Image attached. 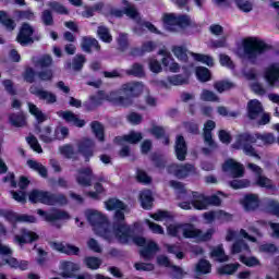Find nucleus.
Wrapping results in <instances>:
<instances>
[{
    "label": "nucleus",
    "mask_w": 279,
    "mask_h": 279,
    "mask_svg": "<svg viewBox=\"0 0 279 279\" xmlns=\"http://www.w3.org/2000/svg\"><path fill=\"white\" fill-rule=\"evenodd\" d=\"M27 165L29 169H33V171H37V173H39L41 178H48L49 172L47 171V168L43 163L33 159H28Z\"/></svg>",
    "instance_id": "nucleus-40"
},
{
    "label": "nucleus",
    "mask_w": 279,
    "mask_h": 279,
    "mask_svg": "<svg viewBox=\"0 0 279 279\" xmlns=\"http://www.w3.org/2000/svg\"><path fill=\"white\" fill-rule=\"evenodd\" d=\"M14 239H15L16 243H19V245H27L31 243H36V241H38V239H40V236L38 235V233H36L32 230L22 228L20 230V235L19 234L15 235Z\"/></svg>",
    "instance_id": "nucleus-17"
},
{
    "label": "nucleus",
    "mask_w": 279,
    "mask_h": 279,
    "mask_svg": "<svg viewBox=\"0 0 279 279\" xmlns=\"http://www.w3.org/2000/svg\"><path fill=\"white\" fill-rule=\"evenodd\" d=\"M255 183L257 186H260V189H268V191H274L276 189L274 181L263 174L257 175Z\"/></svg>",
    "instance_id": "nucleus-44"
},
{
    "label": "nucleus",
    "mask_w": 279,
    "mask_h": 279,
    "mask_svg": "<svg viewBox=\"0 0 279 279\" xmlns=\"http://www.w3.org/2000/svg\"><path fill=\"white\" fill-rule=\"evenodd\" d=\"M263 114V105L258 101V99H253L247 102V118L251 121H256L257 117Z\"/></svg>",
    "instance_id": "nucleus-25"
},
{
    "label": "nucleus",
    "mask_w": 279,
    "mask_h": 279,
    "mask_svg": "<svg viewBox=\"0 0 279 279\" xmlns=\"http://www.w3.org/2000/svg\"><path fill=\"white\" fill-rule=\"evenodd\" d=\"M213 271V264L208 259L201 258L195 267L196 276H206Z\"/></svg>",
    "instance_id": "nucleus-30"
},
{
    "label": "nucleus",
    "mask_w": 279,
    "mask_h": 279,
    "mask_svg": "<svg viewBox=\"0 0 279 279\" xmlns=\"http://www.w3.org/2000/svg\"><path fill=\"white\" fill-rule=\"evenodd\" d=\"M145 85L141 82H129L121 85L119 89L111 90L106 94L105 90H98L97 97L100 101H109L113 106L121 108H132L134 99H138L143 95Z\"/></svg>",
    "instance_id": "nucleus-1"
},
{
    "label": "nucleus",
    "mask_w": 279,
    "mask_h": 279,
    "mask_svg": "<svg viewBox=\"0 0 279 279\" xmlns=\"http://www.w3.org/2000/svg\"><path fill=\"white\" fill-rule=\"evenodd\" d=\"M184 223H175L169 225L167 227L168 236H172L173 239H180V231L183 232Z\"/></svg>",
    "instance_id": "nucleus-50"
},
{
    "label": "nucleus",
    "mask_w": 279,
    "mask_h": 279,
    "mask_svg": "<svg viewBox=\"0 0 279 279\" xmlns=\"http://www.w3.org/2000/svg\"><path fill=\"white\" fill-rule=\"evenodd\" d=\"M240 204L243 206L246 213H254L260 208V198L258 194L247 193L244 194L243 198L240 201Z\"/></svg>",
    "instance_id": "nucleus-13"
},
{
    "label": "nucleus",
    "mask_w": 279,
    "mask_h": 279,
    "mask_svg": "<svg viewBox=\"0 0 279 279\" xmlns=\"http://www.w3.org/2000/svg\"><path fill=\"white\" fill-rule=\"evenodd\" d=\"M87 221L94 229L95 234L97 236H101L108 243H112V231L108 227V218L104 216V214L99 211H89L87 214Z\"/></svg>",
    "instance_id": "nucleus-5"
},
{
    "label": "nucleus",
    "mask_w": 279,
    "mask_h": 279,
    "mask_svg": "<svg viewBox=\"0 0 279 279\" xmlns=\"http://www.w3.org/2000/svg\"><path fill=\"white\" fill-rule=\"evenodd\" d=\"M81 48L85 53H93V49L95 51H101V45L95 37L83 36L81 39Z\"/></svg>",
    "instance_id": "nucleus-22"
},
{
    "label": "nucleus",
    "mask_w": 279,
    "mask_h": 279,
    "mask_svg": "<svg viewBox=\"0 0 279 279\" xmlns=\"http://www.w3.org/2000/svg\"><path fill=\"white\" fill-rule=\"evenodd\" d=\"M243 53L241 58L247 60L251 64H256L258 56H263L271 49V46L257 38H247L242 41Z\"/></svg>",
    "instance_id": "nucleus-2"
},
{
    "label": "nucleus",
    "mask_w": 279,
    "mask_h": 279,
    "mask_svg": "<svg viewBox=\"0 0 279 279\" xmlns=\"http://www.w3.org/2000/svg\"><path fill=\"white\" fill-rule=\"evenodd\" d=\"M41 21L46 27H51V25H53V13H51V10L43 11Z\"/></svg>",
    "instance_id": "nucleus-64"
},
{
    "label": "nucleus",
    "mask_w": 279,
    "mask_h": 279,
    "mask_svg": "<svg viewBox=\"0 0 279 279\" xmlns=\"http://www.w3.org/2000/svg\"><path fill=\"white\" fill-rule=\"evenodd\" d=\"M211 258H217L218 263H228L229 257L226 255V251L222 245L214 247L210 252Z\"/></svg>",
    "instance_id": "nucleus-41"
},
{
    "label": "nucleus",
    "mask_w": 279,
    "mask_h": 279,
    "mask_svg": "<svg viewBox=\"0 0 279 279\" xmlns=\"http://www.w3.org/2000/svg\"><path fill=\"white\" fill-rule=\"evenodd\" d=\"M84 64H86V57L84 54H76L71 62L66 63V69H73V71H82L84 69Z\"/></svg>",
    "instance_id": "nucleus-38"
},
{
    "label": "nucleus",
    "mask_w": 279,
    "mask_h": 279,
    "mask_svg": "<svg viewBox=\"0 0 279 279\" xmlns=\"http://www.w3.org/2000/svg\"><path fill=\"white\" fill-rule=\"evenodd\" d=\"M192 206L195 210H206L208 208L206 195L193 192Z\"/></svg>",
    "instance_id": "nucleus-33"
},
{
    "label": "nucleus",
    "mask_w": 279,
    "mask_h": 279,
    "mask_svg": "<svg viewBox=\"0 0 279 279\" xmlns=\"http://www.w3.org/2000/svg\"><path fill=\"white\" fill-rule=\"evenodd\" d=\"M113 141L117 145H123L124 143H130V145H137V143L143 141V133L132 131L126 135L116 136Z\"/></svg>",
    "instance_id": "nucleus-21"
},
{
    "label": "nucleus",
    "mask_w": 279,
    "mask_h": 279,
    "mask_svg": "<svg viewBox=\"0 0 279 279\" xmlns=\"http://www.w3.org/2000/svg\"><path fill=\"white\" fill-rule=\"evenodd\" d=\"M34 27L29 25V23L24 22L19 31V34L16 36V41L22 47H27V45H34Z\"/></svg>",
    "instance_id": "nucleus-9"
},
{
    "label": "nucleus",
    "mask_w": 279,
    "mask_h": 279,
    "mask_svg": "<svg viewBox=\"0 0 279 279\" xmlns=\"http://www.w3.org/2000/svg\"><path fill=\"white\" fill-rule=\"evenodd\" d=\"M133 241L137 247H145L147 245V239L141 235H135L134 234V229L131 228V236L129 238V243Z\"/></svg>",
    "instance_id": "nucleus-59"
},
{
    "label": "nucleus",
    "mask_w": 279,
    "mask_h": 279,
    "mask_svg": "<svg viewBox=\"0 0 279 279\" xmlns=\"http://www.w3.org/2000/svg\"><path fill=\"white\" fill-rule=\"evenodd\" d=\"M61 268L62 278H75V271H80V265L69 260L63 262Z\"/></svg>",
    "instance_id": "nucleus-28"
},
{
    "label": "nucleus",
    "mask_w": 279,
    "mask_h": 279,
    "mask_svg": "<svg viewBox=\"0 0 279 279\" xmlns=\"http://www.w3.org/2000/svg\"><path fill=\"white\" fill-rule=\"evenodd\" d=\"M119 50L124 52L130 49V40L128 39V33H120L118 37Z\"/></svg>",
    "instance_id": "nucleus-53"
},
{
    "label": "nucleus",
    "mask_w": 279,
    "mask_h": 279,
    "mask_svg": "<svg viewBox=\"0 0 279 279\" xmlns=\"http://www.w3.org/2000/svg\"><path fill=\"white\" fill-rule=\"evenodd\" d=\"M196 77L198 82H202L203 84L206 82H210L213 80V73H210V70L206 66H197L196 68Z\"/></svg>",
    "instance_id": "nucleus-39"
},
{
    "label": "nucleus",
    "mask_w": 279,
    "mask_h": 279,
    "mask_svg": "<svg viewBox=\"0 0 279 279\" xmlns=\"http://www.w3.org/2000/svg\"><path fill=\"white\" fill-rule=\"evenodd\" d=\"M264 77L266 82L269 84V86H275L276 82L279 81V64L272 63L264 74Z\"/></svg>",
    "instance_id": "nucleus-27"
},
{
    "label": "nucleus",
    "mask_w": 279,
    "mask_h": 279,
    "mask_svg": "<svg viewBox=\"0 0 279 279\" xmlns=\"http://www.w3.org/2000/svg\"><path fill=\"white\" fill-rule=\"evenodd\" d=\"M251 182L247 179H234L230 181V186L234 191H239L240 189H247L250 186Z\"/></svg>",
    "instance_id": "nucleus-56"
},
{
    "label": "nucleus",
    "mask_w": 279,
    "mask_h": 279,
    "mask_svg": "<svg viewBox=\"0 0 279 279\" xmlns=\"http://www.w3.org/2000/svg\"><path fill=\"white\" fill-rule=\"evenodd\" d=\"M174 154L177 160L184 162L186 156L189 155V145H186V140L182 135H178L174 143Z\"/></svg>",
    "instance_id": "nucleus-18"
},
{
    "label": "nucleus",
    "mask_w": 279,
    "mask_h": 279,
    "mask_svg": "<svg viewBox=\"0 0 279 279\" xmlns=\"http://www.w3.org/2000/svg\"><path fill=\"white\" fill-rule=\"evenodd\" d=\"M168 173L178 178V180H184L190 175L197 173V168L193 163H171L167 167Z\"/></svg>",
    "instance_id": "nucleus-7"
},
{
    "label": "nucleus",
    "mask_w": 279,
    "mask_h": 279,
    "mask_svg": "<svg viewBox=\"0 0 279 279\" xmlns=\"http://www.w3.org/2000/svg\"><path fill=\"white\" fill-rule=\"evenodd\" d=\"M122 3L124 7V14L129 16V19H132L133 21H136V19H141V13H138V10L136 7L128 0H122Z\"/></svg>",
    "instance_id": "nucleus-37"
},
{
    "label": "nucleus",
    "mask_w": 279,
    "mask_h": 279,
    "mask_svg": "<svg viewBox=\"0 0 279 279\" xmlns=\"http://www.w3.org/2000/svg\"><path fill=\"white\" fill-rule=\"evenodd\" d=\"M160 247L155 241H149L145 246L140 251V256L144 258V260H151L157 252H159Z\"/></svg>",
    "instance_id": "nucleus-26"
},
{
    "label": "nucleus",
    "mask_w": 279,
    "mask_h": 279,
    "mask_svg": "<svg viewBox=\"0 0 279 279\" xmlns=\"http://www.w3.org/2000/svg\"><path fill=\"white\" fill-rule=\"evenodd\" d=\"M241 252H250V244L243 239H238L231 246V254H241Z\"/></svg>",
    "instance_id": "nucleus-42"
},
{
    "label": "nucleus",
    "mask_w": 279,
    "mask_h": 279,
    "mask_svg": "<svg viewBox=\"0 0 279 279\" xmlns=\"http://www.w3.org/2000/svg\"><path fill=\"white\" fill-rule=\"evenodd\" d=\"M235 5L241 10V12L245 13L252 12L254 9V5L250 0H235Z\"/></svg>",
    "instance_id": "nucleus-62"
},
{
    "label": "nucleus",
    "mask_w": 279,
    "mask_h": 279,
    "mask_svg": "<svg viewBox=\"0 0 279 279\" xmlns=\"http://www.w3.org/2000/svg\"><path fill=\"white\" fill-rule=\"evenodd\" d=\"M26 143L29 145L33 151H36V154H43V146H40V143H38V138H36V136H27Z\"/></svg>",
    "instance_id": "nucleus-57"
},
{
    "label": "nucleus",
    "mask_w": 279,
    "mask_h": 279,
    "mask_svg": "<svg viewBox=\"0 0 279 279\" xmlns=\"http://www.w3.org/2000/svg\"><path fill=\"white\" fill-rule=\"evenodd\" d=\"M266 210H268L270 215L279 217V202L276 199L268 201V203L266 204Z\"/></svg>",
    "instance_id": "nucleus-61"
},
{
    "label": "nucleus",
    "mask_w": 279,
    "mask_h": 279,
    "mask_svg": "<svg viewBox=\"0 0 279 279\" xmlns=\"http://www.w3.org/2000/svg\"><path fill=\"white\" fill-rule=\"evenodd\" d=\"M1 216L4 217L9 223H36L37 219L34 216H29L27 214L19 215L12 210H5L1 213Z\"/></svg>",
    "instance_id": "nucleus-10"
},
{
    "label": "nucleus",
    "mask_w": 279,
    "mask_h": 279,
    "mask_svg": "<svg viewBox=\"0 0 279 279\" xmlns=\"http://www.w3.org/2000/svg\"><path fill=\"white\" fill-rule=\"evenodd\" d=\"M76 182L80 186H93V180H95V173L93 168L85 167L77 170Z\"/></svg>",
    "instance_id": "nucleus-15"
},
{
    "label": "nucleus",
    "mask_w": 279,
    "mask_h": 279,
    "mask_svg": "<svg viewBox=\"0 0 279 279\" xmlns=\"http://www.w3.org/2000/svg\"><path fill=\"white\" fill-rule=\"evenodd\" d=\"M217 128V123L213 120H207L204 124L203 129V137L204 142L207 143L213 148L217 147V143H215V140H213V130Z\"/></svg>",
    "instance_id": "nucleus-24"
},
{
    "label": "nucleus",
    "mask_w": 279,
    "mask_h": 279,
    "mask_svg": "<svg viewBox=\"0 0 279 279\" xmlns=\"http://www.w3.org/2000/svg\"><path fill=\"white\" fill-rule=\"evenodd\" d=\"M242 136H243V133L236 136V141L233 144L234 149H241L242 147L245 156H251L252 158H258V160H260V155H258V153H256V148L252 146V145H255L256 143L241 141Z\"/></svg>",
    "instance_id": "nucleus-14"
},
{
    "label": "nucleus",
    "mask_w": 279,
    "mask_h": 279,
    "mask_svg": "<svg viewBox=\"0 0 279 279\" xmlns=\"http://www.w3.org/2000/svg\"><path fill=\"white\" fill-rule=\"evenodd\" d=\"M240 141L248 143H256V141H262L264 145H274V143H276V137L271 133H256L255 135H253L252 133H242Z\"/></svg>",
    "instance_id": "nucleus-11"
},
{
    "label": "nucleus",
    "mask_w": 279,
    "mask_h": 279,
    "mask_svg": "<svg viewBox=\"0 0 279 279\" xmlns=\"http://www.w3.org/2000/svg\"><path fill=\"white\" fill-rule=\"evenodd\" d=\"M125 209H117L113 215L112 232L121 245L130 243L132 227L125 223Z\"/></svg>",
    "instance_id": "nucleus-4"
},
{
    "label": "nucleus",
    "mask_w": 279,
    "mask_h": 279,
    "mask_svg": "<svg viewBox=\"0 0 279 279\" xmlns=\"http://www.w3.org/2000/svg\"><path fill=\"white\" fill-rule=\"evenodd\" d=\"M105 206H106V209L109 211L119 210V209L125 210L128 208V205H125V203L114 197L109 198L107 202H105Z\"/></svg>",
    "instance_id": "nucleus-35"
},
{
    "label": "nucleus",
    "mask_w": 279,
    "mask_h": 279,
    "mask_svg": "<svg viewBox=\"0 0 279 279\" xmlns=\"http://www.w3.org/2000/svg\"><path fill=\"white\" fill-rule=\"evenodd\" d=\"M28 199L31 204H44L45 206H66L69 204V198L66 195L53 194L48 191L33 190L28 194Z\"/></svg>",
    "instance_id": "nucleus-3"
},
{
    "label": "nucleus",
    "mask_w": 279,
    "mask_h": 279,
    "mask_svg": "<svg viewBox=\"0 0 279 279\" xmlns=\"http://www.w3.org/2000/svg\"><path fill=\"white\" fill-rule=\"evenodd\" d=\"M141 206L144 210H151L154 207V196L151 191L146 190L140 194Z\"/></svg>",
    "instance_id": "nucleus-31"
},
{
    "label": "nucleus",
    "mask_w": 279,
    "mask_h": 279,
    "mask_svg": "<svg viewBox=\"0 0 279 279\" xmlns=\"http://www.w3.org/2000/svg\"><path fill=\"white\" fill-rule=\"evenodd\" d=\"M183 239H196L198 243H207L213 239V234H215V229L210 228L204 233L202 229H197L195 225L191 222L183 223Z\"/></svg>",
    "instance_id": "nucleus-6"
},
{
    "label": "nucleus",
    "mask_w": 279,
    "mask_h": 279,
    "mask_svg": "<svg viewBox=\"0 0 279 279\" xmlns=\"http://www.w3.org/2000/svg\"><path fill=\"white\" fill-rule=\"evenodd\" d=\"M101 258L95 256H87L84 258V264L86 265L87 269L97 270L101 267Z\"/></svg>",
    "instance_id": "nucleus-48"
},
{
    "label": "nucleus",
    "mask_w": 279,
    "mask_h": 279,
    "mask_svg": "<svg viewBox=\"0 0 279 279\" xmlns=\"http://www.w3.org/2000/svg\"><path fill=\"white\" fill-rule=\"evenodd\" d=\"M186 48L184 46H174L172 47V53L180 60L181 62H189V54L186 53Z\"/></svg>",
    "instance_id": "nucleus-49"
},
{
    "label": "nucleus",
    "mask_w": 279,
    "mask_h": 279,
    "mask_svg": "<svg viewBox=\"0 0 279 279\" xmlns=\"http://www.w3.org/2000/svg\"><path fill=\"white\" fill-rule=\"evenodd\" d=\"M234 86V83L230 81H218L214 84V88L217 90V93H226V90H232Z\"/></svg>",
    "instance_id": "nucleus-51"
},
{
    "label": "nucleus",
    "mask_w": 279,
    "mask_h": 279,
    "mask_svg": "<svg viewBox=\"0 0 279 279\" xmlns=\"http://www.w3.org/2000/svg\"><path fill=\"white\" fill-rule=\"evenodd\" d=\"M222 170L226 172L230 171L232 178H243L245 175V167L232 158L223 162Z\"/></svg>",
    "instance_id": "nucleus-12"
},
{
    "label": "nucleus",
    "mask_w": 279,
    "mask_h": 279,
    "mask_svg": "<svg viewBox=\"0 0 279 279\" xmlns=\"http://www.w3.org/2000/svg\"><path fill=\"white\" fill-rule=\"evenodd\" d=\"M150 160L157 169H165V167H167V160H165L160 154L153 153L150 155Z\"/></svg>",
    "instance_id": "nucleus-55"
},
{
    "label": "nucleus",
    "mask_w": 279,
    "mask_h": 279,
    "mask_svg": "<svg viewBox=\"0 0 279 279\" xmlns=\"http://www.w3.org/2000/svg\"><path fill=\"white\" fill-rule=\"evenodd\" d=\"M90 129L97 141L104 143L106 141V129L99 121H92Z\"/></svg>",
    "instance_id": "nucleus-32"
},
{
    "label": "nucleus",
    "mask_w": 279,
    "mask_h": 279,
    "mask_svg": "<svg viewBox=\"0 0 279 279\" xmlns=\"http://www.w3.org/2000/svg\"><path fill=\"white\" fill-rule=\"evenodd\" d=\"M58 116L61 117L65 123H72L74 128H84V125H86V120L80 119L73 111H59Z\"/></svg>",
    "instance_id": "nucleus-23"
},
{
    "label": "nucleus",
    "mask_w": 279,
    "mask_h": 279,
    "mask_svg": "<svg viewBox=\"0 0 279 279\" xmlns=\"http://www.w3.org/2000/svg\"><path fill=\"white\" fill-rule=\"evenodd\" d=\"M36 132L39 134V140L43 143L49 144L53 143V141H57L56 133L52 135L53 129H51V126H45L44 129L36 126Z\"/></svg>",
    "instance_id": "nucleus-29"
},
{
    "label": "nucleus",
    "mask_w": 279,
    "mask_h": 279,
    "mask_svg": "<svg viewBox=\"0 0 279 279\" xmlns=\"http://www.w3.org/2000/svg\"><path fill=\"white\" fill-rule=\"evenodd\" d=\"M202 101H219V96L209 89H203L201 94Z\"/></svg>",
    "instance_id": "nucleus-63"
},
{
    "label": "nucleus",
    "mask_w": 279,
    "mask_h": 279,
    "mask_svg": "<svg viewBox=\"0 0 279 279\" xmlns=\"http://www.w3.org/2000/svg\"><path fill=\"white\" fill-rule=\"evenodd\" d=\"M28 90L31 95H35V97H38L40 101H46L48 105L56 104V101H58V96H56V94L40 89L36 85H32Z\"/></svg>",
    "instance_id": "nucleus-16"
},
{
    "label": "nucleus",
    "mask_w": 279,
    "mask_h": 279,
    "mask_svg": "<svg viewBox=\"0 0 279 279\" xmlns=\"http://www.w3.org/2000/svg\"><path fill=\"white\" fill-rule=\"evenodd\" d=\"M191 16L187 14H180L177 15V27H180L181 29H186V27H191Z\"/></svg>",
    "instance_id": "nucleus-54"
},
{
    "label": "nucleus",
    "mask_w": 279,
    "mask_h": 279,
    "mask_svg": "<svg viewBox=\"0 0 279 279\" xmlns=\"http://www.w3.org/2000/svg\"><path fill=\"white\" fill-rule=\"evenodd\" d=\"M51 247L56 250V252H60V254H66V256H80V247L62 242H52Z\"/></svg>",
    "instance_id": "nucleus-20"
},
{
    "label": "nucleus",
    "mask_w": 279,
    "mask_h": 279,
    "mask_svg": "<svg viewBox=\"0 0 279 279\" xmlns=\"http://www.w3.org/2000/svg\"><path fill=\"white\" fill-rule=\"evenodd\" d=\"M97 36L102 43H107L108 45L112 43V34H110V29L106 26H98Z\"/></svg>",
    "instance_id": "nucleus-47"
},
{
    "label": "nucleus",
    "mask_w": 279,
    "mask_h": 279,
    "mask_svg": "<svg viewBox=\"0 0 279 279\" xmlns=\"http://www.w3.org/2000/svg\"><path fill=\"white\" fill-rule=\"evenodd\" d=\"M9 121L13 128H25L27 125V118L23 113H11Z\"/></svg>",
    "instance_id": "nucleus-36"
},
{
    "label": "nucleus",
    "mask_w": 279,
    "mask_h": 279,
    "mask_svg": "<svg viewBox=\"0 0 279 279\" xmlns=\"http://www.w3.org/2000/svg\"><path fill=\"white\" fill-rule=\"evenodd\" d=\"M28 111L35 117L38 123H45V121H47V116L33 102H28Z\"/></svg>",
    "instance_id": "nucleus-43"
},
{
    "label": "nucleus",
    "mask_w": 279,
    "mask_h": 279,
    "mask_svg": "<svg viewBox=\"0 0 279 279\" xmlns=\"http://www.w3.org/2000/svg\"><path fill=\"white\" fill-rule=\"evenodd\" d=\"M0 23L9 32H14L16 29V22L8 15V12L0 10Z\"/></svg>",
    "instance_id": "nucleus-34"
},
{
    "label": "nucleus",
    "mask_w": 279,
    "mask_h": 279,
    "mask_svg": "<svg viewBox=\"0 0 279 279\" xmlns=\"http://www.w3.org/2000/svg\"><path fill=\"white\" fill-rule=\"evenodd\" d=\"M37 215L44 217L48 222L60 221L62 219H71V216L65 210L54 209L53 213L49 214L44 209H37Z\"/></svg>",
    "instance_id": "nucleus-19"
},
{
    "label": "nucleus",
    "mask_w": 279,
    "mask_h": 279,
    "mask_svg": "<svg viewBox=\"0 0 279 279\" xmlns=\"http://www.w3.org/2000/svg\"><path fill=\"white\" fill-rule=\"evenodd\" d=\"M193 58L196 62H202V64H206V66H215V59L208 54L193 53Z\"/></svg>",
    "instance_id": "nucleus-52"
},
{
    "label": "nucleus",
    "mask_w": 279,
    "mask_h": 279,
    "mask_svg": "<svg viewBox=\"0 0 279 279\" xmlns=\"http://www.w3.org/2000/svg\"><path fill=\"white\" fill-rule=\"evenodd\" d=\"M59 151L69 160H78L77 156H75V148H73V145L71 144H64L63 146L59 147Z\"/></svg>",
    "instance_id": "nucleus-45"
},
{
    "label": "nucleus",
    "mask_w": 279,
    "mask_h": 279,
    "mask_svg": "<svg viewBox=\"0 0 279 279\" xmlns=\"http://www.w3.org/2000/svg\"><path fill=\"white\" fill-rule=\"evenodd\" d=\"M95 149H97V144L90 137H85L77 143V151L85 162H90V158L95 156Z\"/></svg>",
    "instance_id": "nucleus-8"
},
{
    "label": "nucleus",
    "mask_w": 279,
    "mask_h": 279,
    "mask_svg": "<svg viewBox=\"0 0 279 279\" xmlns=\"http://www.w3.org/2000/svg\"><path fill=\"white\" fill-rule=\"evenodd\" d=\"M150 217L155 221H163V219H169L170 221H173V215L162 209H159L157 213L153 214Z\"/></svg>",
    "instance_id": "nucleus-58"
},
{
    "label": "nucleus",
    "mask_w": 279,
    "mask_h": 279,
    "mask_svg": "<svg viewBox=\"0 0 279 279\" xmlns=\"http://www.w3.org/2000/svg\"><path fill=\"white\" fill-rule=\"evenodd\" d=\"M51 64H53V58L50 54H44L36 61V65L41 69H49Z\"/></svg>",
    "instance_id": "nucleus-60"
},
{
    "label": "nucleus",
    "mask_w": 279,
    "mask_h": 279,
    "mask_svg": "<svg viewBox=\"0 0 279 279\" xmlns=\"http://www.w3.org/2000/svg\"><path fill=\"white\" fill-rule=\"evenodd\" d=\"M240 265L239 263L235 264H226L218 268L219 276H232L234 272L238 271Z\"/></svg>",
    "instance_id": "nucleus-46"
}]
</instances>
